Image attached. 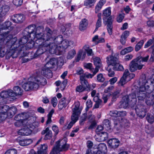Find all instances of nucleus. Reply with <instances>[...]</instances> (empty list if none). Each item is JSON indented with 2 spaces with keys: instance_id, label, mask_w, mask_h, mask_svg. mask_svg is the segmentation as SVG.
<instances>
[{
  "instance_id": "nucleus-55",
  "label": "nucleus",
  "mask_w": 154,
  "mask_h": 154,
  "mask_svg": "<svg viewBox=\"0 0 154 154\" xmlns=\"http://www.w3.org/2000/svg\"><path fill=\"white\" fill-rule=\"evenodd\" d=\"M118 80L117 78L116 77H114L110 79L109 82H110V84L112 85L115 83Z\"/></svg>"
},
{
  "instance_id": "nucleus-43",
  "label": "nucleus",
  "mask_w": 154,
  "mask_h": 154,
  "mask_svg": "<svg viewBox=\"0 0 154 154\" xmlns=\"http://www.w3.org/2000/svg\"><path fill=\"white\" fill-rule=\"evenodd\" d=\"M103 126L107 128V130L110 129V123L109 120L108 119H105L103 122Z\"/></svg>"
},
{
  "instance_id": "nucleus-51",
  "label": "nucleus",
  "mask_w": 154,
  "mask_h": 154,
  "mask_svg": "<svg viewBox=\"0 0 154 154\" xmlns=\"http://www.w3.org/2000/svg\"><path fill=\"white\" fill-rule=\"evenodd\" d=\"M22 0H13V3L16 6H18L20 5L22 3Z\"/></svg>"
},
{
  "instance_id": "nucleus-34",
  "label": "nucleus",
  "mask_w": 154,
  "mask_h": 154,
  "mask_svg": "<svg viewBox=\"0 0 154 154\" xmlns=\"http://www.w3.org/2000/svg\"><path fill=\"white\" fill-rule=\"evenodd\" d=\"M86 55V53L85 52L82 51H80L79 52L77 56V60L79 61V60H82L85 57Z\"/></svg>"
},
{
  "instance_id": "nucleus-42",
  "label": "nucleus",
  "mask_w": 154,
  "mask_h": 154,
  "mask_svg": "<svg viewBox=\"0 0 154 154\" xmlns=\"http://www.w3.org/2000/svg\"><path fill=\"white\" fill-rule=\"evenodd\" d=\"M144 42L142 40L138 43L135 47V50L136 51H138L140 50L143 46Z\"/></svg>"
},
{
  "instance_id": "nucleus-47",
  "label": "nucleus",
  "mask_w": 154,
  "mask_h": 154,
  "mask_svg": "<svg viewBox=\"0 0 154 154\" xmlns=\"http://www.w3.org/2000/svg\"><path fill=\"white\" fill-rule=\"evenodd\" d=\"M125 17L124 14L122 13L119 14L118 16L117 19V21L119 23L122 22Z\"/></svg>"
},
{
  "instance_id": "nucleus-45",
  "label": "nucleus",
  "mask_w": 154,
  "mask_h": 154,
  "mask_svg": "<svg viewBox=\"0 0 154 154\" xmlns=\"http://www.w3.org/2000/svg\"><path fill=\"white\" fill-rule=\"evenodd\" d=\"M154 42V37H152V38L149 40L144 45V48H146L150 46Z\"/></svg>"
},
{
  "instance_id": "nucleus-48",
  "label": "nucleus",
  "mask_w": 154,
  "mask_h": 154,
  "mask_svg": "<svg viewBox=\"0 0 154 154\" xmlns=\"http://www.w3.org/2000/svg\"><path fill=\"white\" fill-rule=\"evenodd\" d=\"M57 60V63L56 65H57L59 66H62L63 65V60L62 58H59L57 59H56Z\"/></svg>"
},
{
  "instance_id": "nucleus-10",
  "label": "nucleus",
  "mask_w": 154,
  "mask_h": 154,
  "mask_svg": "<svg viewBox=\"0 0 154 154\" xmlns=\"http://www.w3.org/2000/svg\"><path fill=\"white\" fill-rule=\"evenodd\" d=\"M135 76V75L132 73H130L128 69L125 70L123 76L119 82V85L123 86L128 81L130 80Z\"/></svg>"
},
{
  "instance_id": "nucleus-44",
  "label": "nucleus",
  "mask_w": 154,
  "mask_h": 154,
  "mask_svg": "<svg viewBox=\"0 0 154 154\" xmlns=\"http://www.w3.org/2000/svg\"><path fill=\"white\" fill-rule=\"evenodd\" d=\"M97 79L98 82H103L105 80V78L102 73L98 74L97 75Z\"/></svg>"
},
{
  "instance_id": "nucleus-22",
  "label": "nucleus",
  "mask_w": 154,
  "mask_h": 154,
  "mask_svg": "<svg viewBox=\"0 0 154 154\" xmlns=\"http://www.w3.org/2000/svg\"><path fill=\"white\" fill-rule=\"evenodd\" d=\"M151 91H150L147 94V96L146 98L145 102L148 105H152L154 102V97L151 94Z\"/></svg>"
},
{
  "instance_id": "nucleus-16",
  "label": "nucleus",
  "mask_w": 154,
  "mask_h": 154,
  "mask_svg": "<svg viewBox=\"0 0 154 154\" xmlns=\"http://www.w3.org/2000/svg\"><path fill=\"white\" fill-rule=\"evenodd\" d=\"M75 107L73 108V113L72 115H74V116H78L80 114L81 111L82 110V107L80 106V103L79 101H77L74 103Z\"/></svg>"
},
{
  "instance_id": "nucleus-21",
  "label": "nucleus",
  "mask_w": 154,
  "mask_h": 154,
  "mask_svg": "<svg viewBox=\"0 0 154 154\" xmlns=\"http://www.w3.org/2000/svg\"><path fill=\"white\" fill-rule=\"evenodd\" d=\"M93 62L94 65L96 66L94 70L96 71V72H98L102 66L101 60L100 58L94 57L93 58Z\"/></svg>"
},
{
  "instance_id": "nucleus-59",
  "label": "nucleus",
  "mask_w": 154,
  "mask_h": 154,
  "mask_svg": "<svg viewBox=\"0 0 154 154\" xmlns=\"http://www.w3.org/2000/svg\"><path fill=\"white\" fill-rule=\"evenodd\" d=\"M52 130L56 134H57L58 133L59 130L57 125H53L52 127Z\"/></svg>"
},
{
  "instance_id": "nucleus-37",
  "label": "nucleus",
  "mask_w": 154,
  "mask_h": 154,
  "mask_svg": "<svg viewBox=\"0 0 154 154\" xmlns=\"http://www.w3.org/2000/svg\"><path fill=\"white\" fill-rule=\"evenodd\" d=\"M154 115L149 113L146 117L148 122L152 124L154 122Z\"/></svg>"
},
{
  "instance_id": "nucleus-50",
  "label": "nucleus",
  "mask_w": 154,
  "mask_h": 154,
  "mask_svg": "<svg viewBox=\"0 0 154 154\" xmlns=\"http://www.w3.org/2000/svg\"><path fill=\"white\" fill-rule=\"evenodd\" d=\"M51 103L53 107H55L57 103V100L56 97H54L52 98L51 100Z\"/></svg>"
},
{
  "instance_id": "nucleus-24",
  "label": "nucleus",
  "mask_w": 154,
  "mask_h": 154,
  "mask_svg": "<svg viewBox=\"0 0 154 154\" xmlns=\"http://www.w3.org/2000/svg\"><path fill=\"white\" fill-rule=\"evenodd\" d=\"M42 134L43 135L45 134L44 139L46 140L51 139L52 136V132L48 128H47L43 130L42 132Z\"/></svg>"
},
{
  "instance_id": "nucleus-56",
  "label": "nucleus",
  "mask_w": 154,
  "mask_h": 154,
  "mask_svg": "<svg viewBox=\"0 0 154 154\" xmlns=\"http://www.w3.org/2000/svg\"><path fill=\"white\" fill-rule=\"evenodd\" d=\"M84 66L86 68L89 69L92 72L93 71V68H92V65L91 63H87L85 64L84 65Z\"/></svg>"
},
{
  "instance_id": "nucleus-13",
  "label": "nucleus",
  "mask_w": 154,
  "mask_h": 154,
  "mask_svg": "<svg viewBox=\"0 0 154 154\" xmlns=\"http://www.w3.org/2000/svg\"><path fill=\"white\" fill-rule=\"evenodd\" d=\"M143 66V64H140L137 59H134L131 61L129 65L130 70L133 72L137 69L140 70L142 69Z\"/></svg>"
},
{
  "instance_id": "nucleus-57",
  "label": "nucleus",
  "mask_w": 154,
  "mask_h": 154,
  "mask_svg": "<svg viewBox=\"0 0 154 154\" xmlns=\"http://www.w3.org/2000/svg\"><path fill=\"white\" fill-rule=\"evenodd\" d=\"M12 42H14L12 43V45L11 46V49L13 48H15V49L17 48V47L15 46V43L17 42V38H14L12 39L11 42V43Z\"/></svg>"
},
{
  "instance_id": "nucleus-15",
  "label": "nucleus",
  "mask_w": 154,
  "mask_h": 154,
  "mask_svg": "<svg viewBox=\"0 0 154 154\" xmlns=\"http://www.w3.org/2000/svg\"><path fill=\"white\" fill-rule=\"evenodd\" d=\"M10 90L8 91H4L0 94V106L4 105L7 103V98L9 96H11L9 93Z\"/></svg>"
},
{
  "instance_id": "nucleus-60",
  "label": "nucleus",
  "mask_w": 154,
  "mask_h": 154,
  "mask_svg": "<svg viewBox=\"0 0 154 154\" xmlns=\"http://www.w3.org/2000/svg\"><path fill=\"white\" fill-rule=\"evenodd\" d=\"M86 115H84L80 119L79 121V124L81 125H82L83 124L86 118Z\"/></svg>"
},
{
  "instance_id": "nucleus-33",
  "label": "nucleus",
  "mask_w": 154,
  "mask_h": 154,
  "mask_svg": "<svg viewBox=\"0 0 154 154\" xmlns=\"http://www.w3.org/2000/svg\"><path fill=\"white\" fill-rule=\"evenodd\" d=\"M133 50V47L131 46L129 47L122 50L120 52V54L121 55H124L132 51Z\"/></svg>"
},
{
  "instance_id": "nucleus-32",
  "label": "nucleus",
  "mask_w": 154,
  "mask_h": 154,
  "mask_svg": "<svg viewBox=\"0 0 154 154\" xmlns=\"http://www.w3.org/2000/svg\"><path fill=\"white\" fill-rule=\"evenodd\" d=\"M78 118L77 116H74V115H72L71 116V121L68 124L67 126V128L68 129L71 128L78 120Z\"/></svg>"
},
{
  "instance_id": "nucleus-41",
  "label": "nucleus",
  "mask_w": 154,
  "mask_h": 154,
  "mask_svg": "<svg viewBox=\"0 0 154 154\" xmlns=\"http://www.w3.org/2000/svg\"><path fill=\"white\" fill-rule=\"evenodd\" d=\"M111 14V8L110 7L107 8L103 11V15L105 17H108Z\"/></svg>"
},
{
  "instance_id": "nucleus-2",
  "label": "nucleus",
  "mask_w": 154,
  "mask_h": 154,
  "mask_svg": "<svg viewBox=\"0 0 154 154\" xmlns=\"http://www.w3.org/2000/svg\"><path fill=\"white\" fill-rule=\"evenodd\" d=\"M47 83L45 79L38 74L34 78L31 77L28 81L24 83L22 87L26 91H29L33 89H37L40 85H44Z\"/></svg>"
},
{
  "instance_id": "nucleus-6",
  "label": "nucleus",
  "mask_w": 154,
  "mask_h": 154,
  "mask_svg": "<svg viewBox=\"0 0 154 154\" xmlns=\"http://www.w3.org/2000/svg\"><path fill=\"white\" fill-rule=\"evenodd\" d=\"M137 101L136 95L134 94H132L129 95H126L123 97L121 102V105L122 107L126 108L129 104L134 105Z\"/></svg>"
},
{
  "instance_id": "nucleus-20",
  "label": "nucleus",
  "mask_w": 154,
  "mask_h": 154,
  "mask_svg": "<svg viewBox=\"0 0 154 154\" xmlns=\"http://www.w3.org/2000/svg\"><path fill=\"white\" fill-rule=\"evenodd\" d=\"M14 92L12 90H10L9 93L11 97H14L17 95H21L22 94L23 90L18 86H16L14 88Z\"/></svg>"
},
{
  "instance_id": "nucleus-18",
  "label": "nucleus",
  "mask_w": 154,
  "mask_h": 154,
  "mask_svg": "<svg viewBox=\"0 0 154 154\" xmlns=\"http://www.w3.org/2000/svg\"><path fill=\"white\" fill-rule=\"evenodd\" d=\"M12 21L15 23H21L25 20V17L22 14H18L13 16L11 17Z\"/></svg>"
},
{
  "instance_id": "nucleus-62",
  "label": "nucleus",
  "mask_w": 154,
  "mask_h": 154,
  "mask_svg": "<svg viewBox=\"0 0 154 154\" xmlns=\"http://www.w3.org/2000/svg\"><path fill=\"white\" fill-rule=\"evenodd\" d=\"M15 123V125L17 127H19L23 123V120H18Z\"/></svg>"
},
{
  "instance_id": "nucleus-8",
  "label": "nucleus",
  "mask_w": 154,
  "mask_h": 154,
  "mask_svg": "<svg viewBox=\"0 0 154 154\" xmlns=\"http://www.w3.org/2000/svg\"><path fill=\"white\" fill-rule=\"evenodd\" d=\"M149 88V86L147 83L140 87L139 92L137 94V97L139 102L145 101L147 94L150 91L148 90Z\"/></svg>"
},
{
  "instance_id": "nucleus-4",
  "label": "nucleus",
  "mask_w": 154,
  "mask_h": 154,
  "mask_svg": "<svg viewBox=\"0 0 154 154\" xmlns=\"http://www.w3.org/2000/svg\"><path fill=\"white\" fill-rule=\"evenodd\" d=\"M67 140L66 138L64 137L57 141L55 146L51 152V154H60V152L67 150L69 147V145L66 143Z\"/></svg>"
},
{
  "instance_id": "nucleus-31",
  "label": "nucleus",
  "mask_w": 154,
  "mask_h": 154,
  "mask_svg": "<svg viewBox=\"0 0 154 154\" xmlns=\"http://www.w3.org/2000/svg\"><path fill=\"white\" fill-rule=\"evenodd\" d=\"M97 0H85L84 5L87 7L88 8H91L94 5Z\"/></svg>"
},
{
  "instance_id": "nucleus-61",
  "label": "nucleus",
  "mask_w": 154,
  "mask_h": 154,
  "mask_svg": "<svg viewBox=\"0 0 154 154\" xmlns=\"http://www.w3.org/2000/svg\"><path fill=\"white\" fill-rule=\"evenodd\" d=\"M119 91H117L114 93L113 95V97L112 99V101H114L115 100V99L118 97L119 95Z\"/></svg>"
},
{
  "instance_id": "nucleus-38",
  "label": "nucleus",
  "mask_w": 154,
  "mask_h": 154,
  "mask_svg": "<svg viewBox=\"0 0 154 154\" xmlns=\"http://www.w3.org/2000/svg\"><path fill=\"white\" fill-rule=\"evenodd\" d=\"M83 49L87 53L88 56L91 55L92 54V49L89 48L88 45H85L83 47Z\"/></svg>"
},
{
  "instance_id": "nucleus-39",
  "label": "nucleus",
  "mask_w": 154,
  "mask_h": 154,
  "mask_svg": "<svg viewBox=\"0 0 154 154\" xmlns=\"http://www.w3.org/2000/svg\"><path fill=\"white\" fill-rule=\"evenodd\" d=\"M85 85H79L77 86L76 91L79 92H82L84 91L86 89Z\"/></svg>"
},
{
  "instance_id": "nucleus-54",
  "label": "nucleus",
  "mask_w": 154,
  "mask_h": 154,
  "mask_svg": "<svg viewBox=\"0 0 154 154\" xmlns=\"http://www.w3.org/2000/svg\"><path fill=\"white\" fill-rule=\"evenodd\" d=\"M110 94H104L103 95V99L104 100V103H106L108 99L109 98Z\"/></svg>"
},
{
  "instance_id": "nucleus-40",
  "label": "nucleus",
  "mask_w": 154,
  "mask_h": 154,
  "mask_svg": "<svg viewBox=\"0 0 154 154\" xmlns=\"http://www.w3.org/2000/svg\"><path fill=\"white\" fill-rule=\"evenodd\" d=\"M54 112V110L52 109L48 115V120L46 122L47 124H49L51 123L52 121L51 117Z\"/></svg>"
},
{
  "instance_id": "nucleus-58",
  "label": "nucleus",
  "mask_w": 154,
  "mask_h": 154,
  "mask_svg": "<svg viewBox=\"0 0 154 154\" xmlns=\"http://www.w3.org/2000/svg\"><path fill=\"white\" fill-rule=\"evenodd\" d=\"M133 57V56L132 54H128L125 56L124 60L125 61H128L131 59Z\"/></svg>"
},
{
  "instance_id": "nucleus-63",
  "label": "nucleus",
  "mask_w": 154,
  "mask_h": 154,
  "mask_svg": "<svg viewBox=\"0 0 154 154\" xmlns=\"http://www.w3.org/2000/svg\"><path fill=\"white\" fill-rule=\"evenodd\" d=\"M48 148V146L46 144H44L42 145L41 147L40 151L42 152L44 150H46Z\"/></svg>"
},
{
  "instance_id": "nucleus-26",
  "label": "nucleus",
  "mask_w": 154,
  "mask_h": 154,
  "mask_svg": "<svg viewBox=\"0 0 154 154\" xmlns=\"http://www.w3.org/2000/svg\"><path fill=\"white\" fill-rule=\"evenodd\" d=\"M107 24V29L108 32L110 35L112 34V20L111 17H109L107 19V21L106 23Z\"/></svg>"
},
{
  "instance_id": "nucleus-27",
  "label": "nucleus",
  "mask_w": 154,
  "mask_h": 154,
  "mask_svg": "<svg viewBox=\"0 0 154 154\" xmlns=\"http://www.w3.org/2000/svg\"><path fill=\"white\" fill-rule=\"evenodd\" d=\"M106 2V0H100L96 4L95 9L96 13H98L101 9Z\"/></svg>"
},
{
  "instance_id": "nucleus-53",
  "label": "nucleus",
  "mask_w": 154,
  "mask_h": 154,
  "mask_svg": "<svg viewBox=\"0 0 154 154\" xmlns=\"http://www.w3.org/2000/svg\"><path fill=\"white\" fill-rule=\"evenodd\" d=\"M102 25V20H97L96 23V27L95 31H97L98 28L101 27Z\"/></svg>"
},
{
  "instance_id": "nucleus-7",
  "label": "nucleus",
  "mask_w": 154,
  "mask_h": 154,
  "mask_svg": "<svg viewBox=\"0 0 154 154\" xmlns=\"http://www.w3.org/2000/svg\"><path fill=\"white\" fill-rule=\"evenodd\" d=\"M107 63L109 66H113L114 70L122 71L124 68L122 65L119 63L118 59L112 56H109L106 57Z\"/></svg>"
},
{
  "instance_id": "nucleus-49",
  "label": "nucleus",
  "mask_w": 154,
  "mask_h": 154,
  "mask_svg": "<svg viewBox=\"0 0 154 154\" xmlns=\"http://www.w3.org/2000/svg\"><path fill=\"white\" fill-rule=\"evenodd\" d=\"M23 114H18L15 117L14 119L16 121L23 120Z\"/></svg>"
},
{
  "instance_id": "nucleus-19",
  "label": "nucleus",
  "mask_w": 154,
  "mask_h": 154,
  "mask_svg": "<svg viewBox=\"0 0 154 154\" xmlns=\"http://www.w3.org/2000/svg\"><path fill=\"white\" fill-rule=\"evenodd\" d=\"M98 150L95 154H105L107 151V147L106 145L104 143H101L96 147Z\"/></svg>"
},
{
  "instance_id": "nucleus-30",
  "label": "nucleus",
  "mask_w": 154,
  "mask_h": 154,
  "mask_svg": "<svg viewBox=\"0 0 154 154\" xmlns=\"http://www.w3.org/2000/svg\"><path fill=\"white\" fill-rule=\"evenodd\" d=\"M76 54V52L75 49H71L68 52L66 56V58L67 59H71L74 57Z\"/></svg>"
},
{
  "instance_id": "nucleus-14",
  "label": "nucleus",
  "mask_w": 154,
  "mask_h": 154,
  "mask_svg": "<svg viewBox=\"0 0 154 154\" xmlns=\"http://www.w3.org/2000/svg\"><path fill=\"white\" fill-rule=\"evenodd\" d=\"M5 106H8V108L5 113L7 115V117H11L16 113L17 111L16 108L15 107L13 106L9 108L8 106L4 105L0 106L1 111L3 112L2 110L4 109V108Z\"/></svg>"
},
{
  "instance_id": "nucleus-28",
  "label": "nucleus",
  "mask_w": 154,
  "mask_h": 154,
  "mask_svg": "<svg viewBox=\"0 0 154 154\" xmlns=\"http://www.w3.org/2000/svg\"><path fill=\"white\" fill-rule=\"evenodd\" d=\"M69 103V101L66 98H62L60 102L58 105V108L60 110H61L63 107H65Z\"/></svg>"
},
{
  "instance_id": "nucleus-35",
  "label": "nucleus",
  "mask_w": 154,
  "mask_h": 154,
  "mask_svg": "<svg viewBox=\"0 0 154 154\" xmlns=\"http://www.w3.org/2000/svg\"><path fill=\"white\" fill-rule=\"evenodd\" d=\"M96 102V103L94 105V107L95 108H98L101 103V100L98 99V98L97 96H95L93 99Z\"/></svg>"
},
{
  "instance_id": "nucleus-46",
  "label": "nucleus",
  "mask_w": 154,
  "mask_h": 154,
  "mask_svg": "<svg viewBox=\"0 0 154 154\" xmlns=\"http://www.w3.org/2000/svg\"><path fill=\"white\" fill-rule=\"evenodd\" d=\"M17 150L14 149H9L7 150L5 154H17Z\"/></svg>"
},
{
  "instance_id": "nucleus-25",
  "label": "nucleus",
  "mask_w": 154,
  "mask_h": 154,
  "mask_svg": "<svg viewBox=\"0 0 154 154\" xmlns=\"http://www.w3.org/2000/svg\"><path fill=\"white\" fill-rule=\"evenodd\" d=\"M17 140L19 144L22 146L29 145L32 143V140L30 139L19 140L18 138Z\"/></svg>"
},
{
  "instance_id": "nucleus-17",
  "label": "nucleus",
  "mask_w": 154,
  "mask_h": 154,
  "mask_svg": "<svg viewBox=\"0 0 154 154\" xmlns=\"http://www.w3.org/2000/svg\"><path fill=\"white\" fill-rule=\"evenodd\" d=\"M120 143L119 140L117 139L114 138L109 140L108 141V146L110 148L116 149L118 147Z\"/></svg>"
},
{
  "instance_id": "nucleus-12",
  "label": "nucleus",
  "mask_w": 154,
  "mask_h": 154,
  "mask_svg": "<svg viewBox=\"0 0 154 154\" xmlns=\"http://www.w3.org/2000/svg\"><path fill=\"white\" fill-rule=\"evenodd\" d=\"M137 115L139 117L143 118L147 111L146 106L141 105H138L135 108Z\"/></svg>"
},
{
  "instance_id": "nucleus-3",
  "label": "nucleus",
  "mask_w": 154,
  "mask_h": 154,
  "mask_svg": "<svg viewBox=\"0 0 154 154\" xmlns=\"http://www.w3.org/2000/svg\"><path fill=\"white\" fill-rule=\"evenodd\" d=\"M126 113L125 111H111L109 113V115L111 116H113L116 118L114 119L115 127L117 129V125L123 126L126 127L129 125L128 121L125 119L122 118V117L125 116L126 115Z\"/></svg>"
},
{
  "instance_id": "nucleus-29",
  "label": "nucleus",
  "mask_w": 154,
  "mask_h": 154,
  "mask_svg": "<svg viewBox=\"0 0 154 154\" xmlns=\"http://www.w3.org/2000/svg\"><path fill=\"white\" fill-rule=\"evenodd\" d=\"M8 108V106H5L4 108V109L2 110L3 111V112L1 111V110L0 109V122L4 120L7 117V115L5 113Z\"/></svg>"
},
{
  "instance_id": "nucleus-11",
  "label": "nucleus",
  "mask_w": 154,
  "mask_h": 154,
  "mask_svg": "<svg viewBox=\"0 0 154 154\" xmlns=\"http://www.w3.org/2000/svg\"><path fill=\"white\" fill-rule=\"evenodd\" d=\"M97 72H96V71L94 70V71H93V74L90 73L88 74L85 73L81 75L80 76V83L82 85H85L87 88H91V86L88 84V82L85 79V77L87 78H92Z\"/></svg>"
},
{
  "instance_id": "nucleus-5",
  "label": "nucleus",
  "mask_w": 154,
  "mask_h": 154,
  "mask_svg": "<svg viewBox=\"0 0 154 154\" xmlns=\"http://www.w3.org/2000/svg\"><path fill=\"white\" fill-rule=\"evenodd\" d=\"M57 63V60L56 59H51L44 66L41 72L42 74L48 78H51L52 74L50 69L54 67Z\"/></svg>"
},
{
  "instance_id": "nucleus-23",
  "label": "nucleus",
  "mask_w": 154,
  "mask_h": 154,
  "mask_svg": "<svg viewBox=\"0 0 154 154\" xmlns=\"http://www.w3.org/2000/svg\"><path fill=\"white\" fill-rule=\"evenodd\" d=\"M88 25V20L85 18L83 19L79 23V29L81 31H83L87 29Z\"/></svg>"
},
{
  "instance_id": "nucleus-52",
  "label": "nucleus",
  "mask_w": 154,
  "mask_h": 154,
  "mask_svg": "<svg viewBox=\"0 0 154 154\" xmlns=\"http://www.w3.org/2000/svg\"><path fill=\"white\" fill-rule=\"evenodd\" d=\"M86 110H88L89 108L92 107V103L91 100H88L86 103Z\"/></svg>"
},
{
  "instance_id": "nucleus-64",
  "label": "nucleus",
  "mask_w": 154,
  "mask_h": 154,
  "mask_svg": "<svg viewBox=\"0 0 154 154\" xmlns=\"http://www.w3.org/2000/svg\"><path fill=\"white\" fill-rule=\"evenodd\" d=\"M129 32L128 31H125L122 33L121 36L126 38L129 35Z\"/></svg>"
},
{
  "instance_id": "nucleus-1",
  "label": "nucleus",
  "mask_w": 154,
  "mask_h": 154,
  "mask_svg": "<svg viewBox=\"0 0 154 154\" xmlns=\"http://www.w3.org/2000/svg\"><path fill=\"white\" fill-rule=\"evenodd\" d=\"M43 30L42 27H37L35 37L34 34L32 32L27 36V38L25 36L23 37L21 40L19 41V44L23 43L24 44L27 42L28 39H30L34 42L35 45L38 48L36 51L38 55L42 54L45 51H48L51 54L59 55L61 52L69 46L72 47L75 45L73 41L63 40L61 35L54 38L51 34L52 31L48 28H46L44 33H39V30L42 31Z\"/></svg>"
},
{
  "instance_id": "nucleus-9",
  "label": "nucleus",
  "mask_w": 154,
  "mask_h": 154,
  "mask_svg": "<svg viewBox=\"0 0 154 154\" xmlns=\"http://www.w3.org/2000/svg\"><path fill=\"white\" fill-rule=\"evenodd\" d=\"M35 128V126L32 124L27 123L26 125L18 131L19 135H28L32 132V129Z\"/></svg>"
},
{
  "instance_id": "nucleus-36",
  "label": "nucleus",
  "mask_w": 154,
  "mask_h": 154,
  "mask_svg": "<svg viewBox=\"0 0 154 154\" xmlns=\"http://www.w3.org/2000/svg\"><path fill=\"white\" fill-rule=\"evenodd\" d=\"M149 56L148 55L145 57H141L139 58L136 59L140 64H143L142 63L144 62H146L149 58Z\"/></svg>"
}]
</instances>
